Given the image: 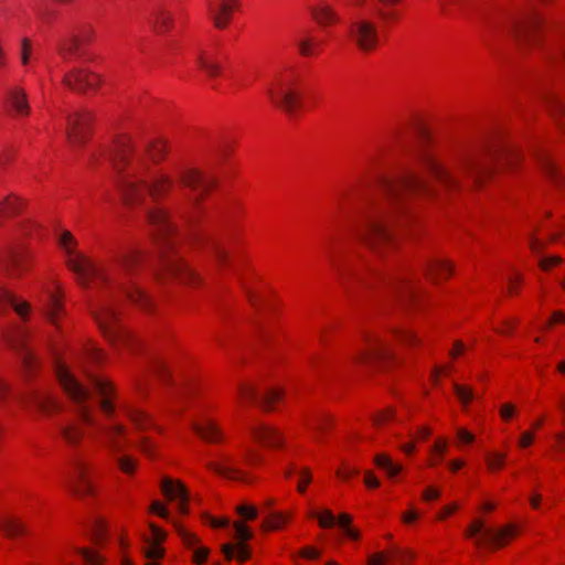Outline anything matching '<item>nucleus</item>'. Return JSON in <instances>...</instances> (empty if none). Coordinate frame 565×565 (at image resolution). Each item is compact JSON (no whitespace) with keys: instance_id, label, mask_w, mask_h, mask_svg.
<instances>
[{"instance_id":"nucleus-1","label":"nucleus","mask_w":565,"mask_h":565,"mask_svg":"<svg viewBox=\"0 0 565 565\" xmlns=\"http://www.w3.org/2000/svg\"><path fill=\"white\" fill-rule=\"evenodd\" d=\"M143 152L151 160L159 161L164 157L167 147L163 141L157 140L146 146L143 151H137L128 137H121L107 157L120 175L118 185L126 202L145 206L148 222L156 230L164 270L184 284H198L199 276L173 252L180 238L167 211L150 205L170 191L173 180L161 171L146 172Z\"/></svg>"},{"instance_id":"nucleus-2","label":"nucleus","mask_w":565,"mask_h":565,"mask_svg":"<svg viewBox=\"0 0 565 565\" xmlns=\"http://www.w3.org/2000/svg\"><path fill=\"white\" fill-rule=\"evenodd\" d=\"M55 372L65 393L78 406V418L66 419L58 424V434L64 443L70 447H77L85 434L84 426H90L105 435V443L113 450L121 451L124 446L120 437L125 436V427L120 424L100 425L95 420L92 413V408L98 406L106 416L113 415L111 384L106 379L89 375V387L85 386L73 376L62 362H56Z\"/></svg>"},{"instance_id":"nucleus-3","label":"nucleus","mask_w":565,"mask_h":565,"mask_svg":"<svg viewBox=\"0 0 565 565\" xmlns=\"http://www.w3.org/2000/svg\"><path fill=\"white\" fill-rule=\"evenodd\" d=\"M379 190L383 202H371L361 212L353 231L359 239L376 253L391 248L395 238L388 230V224L401 212L406 210V200L411 196L426 194L431 190L423 178L412 170H401L394 175L382 177Z\"/></svg>"},{"instance_id":"nucleus-4","label":"nucleus","mask_w":565,"mask_h":565,"mask_svg":"<svg viewBox=\"0 0 565 565\" xmlns=\"http://www.w3.org/2000/svg\"><path fill=\"white\" fill-rule=\"evenodd\" d=\"M419 160L425 171L447 190L458 189L461 177L470 180L472 185H477L490 174L489 167L478 151L461 153L451 167L445 166L431 152H423Z\"/></svg>"},{"instance_id":"nucleus-5","label":"nucleus","mask_w":565,"mask_h":565,"mask_svg":"<svg viewBox=\"0 0 565 565\" xmlns=\"http://www.w3.org/2000/svg\"><path fill=\"white\" fill-rule=\"evenodd\" d=\"M370 277L358 275V279L366 285L380 284L390 289L404 303L415 302L419 297V290L415 284L411 269L402 268L388 274H382L370 269Z\"/></svg>"},{"instance_id":"nucleus-6","label":"nucleus","mask_w":565,"mask_h":565,"mask_svg":"<svg viewBox=\"0 0 565 565\" xmlns=\"http://www.w3.org/2000/svg\"><path fill=\"white\" fill-rule=\"evenodd\" d=\"M74 241L70 232H64L61 235V245L65 248L68 254V267L77 275V278L83 285H88L90 281L108 282L114 279L113 275L106 271V269L82 254L75 253L71 247Z\"/></svg>"},{"instance_id":"nucleus-7","label":"nucleus","mask_w":565,"mask_h":565,"mask_svg":"<svg viewBox=\"0 0 565 565\" xmlns=\"http://www.w3.org/2000/svg\"><path fill=\"white\" fill-rule=\"evenodd\" d=\"M184 218L190 227L192 239L201 242L206 246L217 267L225 266L230 260V256L227 249L223 245L222 238L210 232H199L196 230V224L199 222V215L196 213L184 215Z\"/></svg>"},{"instance_id":"nucleus-8","label":"nucleus","mask_w":565,"mask_h":565,"mask_svg":"<svg viewBox=\"0 0 565 565\" xmlns=\"http://www.w3.org/2000/svg\"><path fill=\"white\" fill-rule=\"evenodd\" d=\"M268 96L271 102L285 113L292 116L300 106V92L292 78L284 77L277 81L275 87H269Z\"/></svg>"},{"instance_id":"nucleus-9","label":"nucleus","mask_w":565,"mask_h":565,"mask_svg":"<svg viewBox=\"0 0 565 565\" xmlns=\"http://www.w3.org/2000/svg\"><path fill=\"white\" fill-rule=\"evenodd\" d=\"M180 183L188 188L194 210H198L205 194L215 185V179L198 169H185L179 174Z\"/></svg>"},{"instance_id":"nucleus-10","label":"nucleus","mask_w":565,"mask_h":565,"mask_svg":"<svg viewBox=\"0 0 565 565\" xmlns=\"http://www.w3.org/2000/svg\"><path fill=\"white\" fill-rule=\"evenodd\" d=\"M3 106L7 113L15 118L23 119L31 114V105L26 90L18 84L2 82Z\"/></svg>"},{"instance_id":"nucleus-11","label":"nucleus","mask_w":565,"mask_h":565,"mask_svg":"<svg viewBox=\"0 0 565 565\" xmlns=\"http://www.w3.org/2000/svg\"><path fill=\"white\" fill-rule=\"evenodd\" d=\"M350 38L363 52L374 50L380 41L375 23L366 18H358L351 23Z\"/></svg>"},{"instance_id":"nucleus-12","label":"nucleus","mask_w":565,"mask_h":565,"mask_svg":"<svg viewBox=\"0 0 565 565\" xmlns=\"http://www.w3.org/2000/svg\"><path fill=\"white\" fill-rule=\"evenodd\" d=\"M477 534H481L482 540H477V544H481L482 541L487 544L494 546H502L505 541L513 537L516 534L514 526L509 525L500 530L487 529L482 521H475L467 530L466 535L473 537Z\"/></svg>"},{"instance_id":"nucleus-13","label":"nucleus","mask_w":565,"mask_h":565,"mask_svg":"<svg viewBox=\"0 0 565 565\" xmlns=\"http://www.w3.org/2000/svg\"><path fill=\"white\" fill-rule=\"evenodd\" d=\"M390 355L391 350L385 339L377 334H367L365 337V347L356 353L354 361L358 363H369L387 359Z\"/></svg>"},{"instance_id":"nucleus-14","label":"nucleus","mask_w":565,"mask_h":565,"mask_svg":"<svg viewBox=\"0 0 565 565\" xmlns=\"http://www.w3.org/2000/svg\"><path fill=\"white\" fill-rule=\"evenodd\" d=\"M87 463L83 459L77 457L73 459L68 488L78 497L93 493V487L87 477Z\"/></svg>"},{"instance_id":"nucleus-15","label":"nucleus","mask_w":565,"mask_h":565,"mask_svg":"<svg viewBox=\"0 0 565 565\" xmlns=\"http://www.w3.org/2000/svg\"><path fill=\"white\" fill-rule=\"evenodd\" d=\"M96 319L103 332L111 340L118 339L129 342L128 333L121 330L117 323V313L111 305H105L97 313Z\"/></svg>"},{"instance_id":"nucleus-16","label":"nucleus","mask_w":565,"mask_h":565,"mask_svg":"<svg viewBox=\"0 0 565 565\" xmlns=\"http://www.w3.org/2000/svg\"><path fill=\"white\" fill-rule=\"evenodd\" d=\"M238 394L242 399L257 403L262 408L268 411L275 402L280 399L282 392L278 388H269L262 394L250 384H241L238 387Z\"/></svg>"},{"instance_id":"nucleus-17","label":"nucleus","mask_w":565,"mask_h":565,"mask_svg":"<svg viewBox=\"0 0 565 565\" xmlns=\"http://www.w3.org/2000/svg\"><path fill=\"white\" fill-rule=\"evenodd\" d=\"M92 32L89 29H82L77 33H70L63 38L58 44V52L65 60L73 56H79L83 53L84 45L89 41Z\"/></svg>"},{"instance_id":"nucleus-18","label":"nucleus","mask_w":565,"mask_h":565,"mask_svg":"<svg viewBox=\"0 0 565 565\" xmlns=\"http://www.w3.org/2000/svg\"><path fill=\"white\" fill-rule=\"evenodd\" d=\"M161 491L162 493L171 501H178V510L182 514H188V501H189V491L185 486L179 481L173 480L171 478L164 477L161 480Z\"/></svg>"},{"instance_id":"nucleus-19","label":"nucleus","mask_w":565,"mask_h":565,"mask_svg":"<svg viewBox=\"0 0 565 565\" xmlns=\"http://www.w3.org/2000/svg\"><path fill=\"white\" fill-rule=\"evenodd\" d=\"M92 116L87 111H78L68 117L67 137L72 145H79L87 138Z\"/></svg>"},{"instance_id":"nucleus-20","label":"nucleus","mask_w":565,"mask_h":565,"mask_svg":"<svg viewBox=\"0 0 565 565\" xmlns=\"http://www.w3.org/2000/svg\"><path fill=\"white\" fill-rule=\"evenodd\" d=\"M542 19L535 12L526 13L522 19L512 23V32L518 39L531 42L542 26Z\"/></svg>"},{"instance_id":"nucleus-21","label":"nucleus","mask_w":565,"mask_h":565,"mask_svg":"<svg viewBox=\"0 0 565 565\" xmlns=\"http://www.w3.org/2000/svg\"><path fill=\"white\" fill-rule=\"evenodd\" d=\"M11 345L20 353L22 363L25 369H32L36 361L32 350L28 347L26 341L29 333L23 328H15L12 332L7 334Z\"/></svg>"},{"instance_id":"nucleus-22","label":"nucleus","mask_w":565,"mask_h":565,"mask_svg":"<svg viewBox=\"0 0 565 565\" xmlns=\"http://www.w3.org/2000/svg\"><path fill=\"white\" fill-rule=\"evenodd\" d=\"M237 3V0H210L207 2L209 13L217 29L227 26Z\"/></svg>"},{"instance_id":"nucleus-23","label":"nucleus","mask_w":565,"mask_h":565,"mask_svg":"<svg viewBox=\"0 0 565 565\" xmlns=\"http://www.w3.org/2000/svg\"><path fill=\"white\" fill-rule=\"evenodd\" d=\"M63 82L71 89L84 92L88 89H94L98 85L99 78L94 73H89L86 70L78 68L65 74L63 77Z\"/></svg>"},{"instance_id":"nucleus-24","label":"nucleus","mask_w":565,"mask_h":565,"mask_svg":"<svg viewBox=\"0 0 565 565\" xmlns=\"http://www.w3.org/2000/svg\"><path fill=\"white\" fill-rule=\"evenodd\" d=\"M414 557L413 553L409 551L402 550L399 547H394L388 552H380L376 554H372L369 556L367 564L369 565H386L388 562L392 565H402L407 561Z\"/></svg>"},{"instance_id":"nucleus-25","label":"nucleus","mask_w":565,"mask_h":565,"mask_svg":"<svg viewBox=\"0 0 565 565\" xmlns=\"http://www.w3.org/2000/svg\"><path fill=\"white\" fill-rule=\"evenodd\" d=\"M422 270L431 280L437 281L439 277L450 276L452 267L448 260L438 257H427L422 263Z\"/></svg>"},{"instance_id":"nucleus-26","label":"nucleus","mask_w":565,"mask_h":565,"mask_svg":"<svg viewBox=\"0 0 565 565\" xmlns=\"http://www.w3.org/2000/svg\"><path fill=\"white\" fill-rule=\"evenodd\" d=\"M252 434L259 443L269 447H280L282 437L273 426L260 424L252 428Z\"/></svg>"},{"instance_id":"nucleus-27","label":"nucleus","mask_w":565,"mask_h":565,"mask_svg":"<svg viewBox=\"0 0 565 565\" xmlns=\"http://www.w3.org/2000/svg\"><path fill=\"white\" fill-rule=\"evenodd\" d=\"M177 530L183 543L189 548H194L193 561L199 565L203 564L209 556V550L206 547H196L199 542L198 537L194 534L186 531L185 529L177 525Z\"/></svg>"},{"instance_id":"nucleus-28","label":"nucleus","mask_w":565,"mask_h":565,"mask_svg":"<svg viewBox=\"0 0 565 565\" xmlns=\"http://www.w3.org/2000/svg\"><path fill=\"white\" fill-rule=\"evenodd\" d=\"M29 403L44 414L58 409L57 402L45 391H33L29 396Z\"/></svg>"},{"instance_id":"nucleus-29","label":"nucleus","mask_w":565,"mask_h":565,"mask_svg":"<svg viewBox=\"0 0 565 565\" xmlns=\"http://www.w3.org/2000/svg\"><path fill=\"white\" fill-rule=\"evenodd\" d=\"M13 308L14 311L20 316L24 317L29 310L30 305L25 301L19 302L13 295L7 289L0 287V313H3L7 308Z\"/></svg>"},{"instance_id":"nucleus-30","label":"nucleus","mask_w":565,"mask_h":565,"mask_svg":"<svg viewBox=\"0 0 565 565\" xmlns=\"http://www.w3.org/2000/svg\"><path fill=\"white\" fill-rule=\"evenodd\" d=\"M2 262L7 268L12 271H19L23 269L24 263L26 262V254L19 247H8L2 253Z\"/></svg>"},{"instance_id":"nucleus-31","label":"nucleus","mask_w":565,"mask_h":565,"mask_svg":"<svg viewBox=\"0 0 565 565\" xmlns=\"http://www.w3.org/2000/svg\"><path fill=\"white\" fill-rule=\"evenodd\" d=\"M233 461L230 457L223 456L222 460L220 462L211 461L207 463V468L212 471L222 475L224 477L231 478V479H239L242 472L237 469H235L233 466Z\"/></svg>"},{"instance_id":"nucleus-32","label":"nucleus","mask_w":565,"mask_h":565,"mask_svg":"<svg viewBox=\"0 0 565 565\" xmlns=\"http://www.w3.org/2000/svg\"><path fill=\"white\" fill-rule=\"evenodd\" d=\"M172 14L167 9H157L150 20L156 33L162 34L168 32L172 26Z\"/></svg>"},{"instance_id":"nucleus-33","label":"nucleus","mask_w":565,"mask_h":565,"mask_svg":"<svg viewBox=\"0 0 565 565\" xmlns=\"http://www.w3.org/2000/svg\"><path fill=\"white\" fill-rule=\"evenodd\" d=\"M194 429L196 434L206 441L216 443L222 439L220 428L211 420L194 425Z\"/></svg>"},{"instance_id":"nucleus-34","label":"nucleus","mask_w":565,"mask_h":565,"mask_svg":"<svg viewBox=\"0 0 565 565\" xmlns=\"http://www.w3.org/2000/svg\"><path fill=\"white\" fill-rule=\"evenodd\" d=\"M536 160L542 169V171L545 173L547 178H550L552 181L557 182L558 181V172L557 168L547 150H540L536 153Z\"/></svg>"},{"instance_id":"nucleus-35","label":"nucleus","mask_w":565,"mask_h":565,"mask_svg":"<svg viewBox=\"0 0 565 565\" xmlns=\"http://www.w3.org/2000/svg\"><path fill=\"white\" fill-rule=\"evenodd\" d=\"M222 552L224 553L226 559H232L234 557L237 558L238 562H245L249 558L250 554L247 548V545L243 542L237 544H224L222 546Z\"/></svg>"},{"instance_id":"nucleus-36","label":"nucleus","mask_w":565,"mask_h":565,"mask_svg":"<svg viewBox=\"0 0 565 565\" xmlns=\"http://www.w3.org/2000/svg\"><path fill=\"white\" fill-rule=\"evenodd\" d=\"M116 284L122 289L126 297L129 298L132 302L138 303L142 307L148 306L149 298L142 290H140L137 287H128L124 285L121 281H116Z\"/></svg>"},{"instance_id":"nucleus-37","label":"nucleus","mask_w":565,"mask_h":565,"mask_svg":"<svg viewBox=\"0 0 565 565\" xmlns=\"http://www.w3.org/2000/svg\"><path fill=\"white\" fill-rule=\"evenodd\" d=\"M141 256L138 250H129L125 253L119 259V267L124 271L131 274L134 269L140 264Z\"/></svg>"},{"instance_id":"nucleus-38","label":"nucleus","mask_w":565,"mask_h":565,"mask_svg":"<svg viewBox=\"0 0 565 565\" xmlns=\"http://www.w3.org/2000/svg\"><path fill=\"white\" fill-rule=\"evenodd\" d=\"M0 530L9 537H14L24 533V526L14 519H1Z\"/></svg>"},{"instance_id":"nucleus-39","label":"nucleus","mask_w":565,"mask_h":565,"mask_svg":"<svg viewBox=\"0 0 565 565\" xmlns=\"http://www.w3.org/2000/svg\"><path fill=\"white\" fill-rule=\"evenodd\" d=\"M143 554L148 559L146 565H159L157 561L163 556V548L156 542L146 541Z\"/></svg>"},{"instance_id":"nucleus-40","label":"nucleus","mask_w":565,"mask_h":565,"mask_svg":"<svg viewBox=\"0 0 565 565\" xmlns=\"http://www.w3.org/2000/svg\"><path fill=\"white\" fill-rule=\"evenodd\" d=\"M374 462L377 467L384 469L391 478L398 475L402 470V467L397 463H394L386 455H376Z\"/></svg>"},{"instance_id":"nucleus-41","label":"nucleus","mask_w":565,"mask_h":565,"mask_svg":"<svg viewBox=\"0 0 565 565\" xmlns=\"http://www.w3.org/2000/svg\"><path fill=\"white\" fill-rule=\"evenodd\" d=\"M62 310L61 302L57 296L54 292L47 294L46 305L44 308L46 317L53 322L56 323V318L58 312Z\"/></svg>"},{"instance_id":"nucleus-42","label":"nucleus","mask_w":565,"mask_h":565,"mask_svg":"<svg viewBox=\"0 0 565 565\" xmlns=\"http://www.w3.org/2000/svg\"><path fill=\"white\" fill-rule=\"evenodd\" d=\"M548 106L551 111L555 118L558 119L559 126L565 129V105L564 103L556 96L548 97Z\"/></svg>"},{"instance_id":"nucleus-43","label":"nucleus","mask_w":565,"mask_h":565,"mask_svg":"<svg viewBox=\"0 0 565 565\" xmlns=\"http://www.w3.org/2000/svg\"><path fill=\"white\" fill-rule=\"evenodd\" d=\"M313 17L321 25H327L338 20L335 12L328 6H322L315 10Z\"/></svg>"},{"instance_id":"nucleus-44","label":"nucleus","mask_w":565,"mask_h":565,"mask_svg":"<svg viewBox=\"0 0 565 565\" xmlns=\"http://www.w3.org/2000/svg\"><path fill=\"white\" fill-rule=\"evenodd\" d=\"M21 201L15 196H8L0 202V214L4 216H11L19 213L21 209Z\"/></svg>"},{"instance_id":"nucleus-45","label":"nucleus","mask_w":565,"mask_h":565,"mask_svg":"<svg viewBox=\"0 0 565 565\" xmlns=\"http://www.w3.org/2000/svg\"><path fill=\"white\" fill-rule=\"evenodd\" d=\"M198 64L209 76H216L220 74L221 66L204 54L199 55Z\"/></svg>"},{"instance_id":"nucleus-46","label":"nucleus","mask_w":565,"mask_h":565,"mask_svg":"<svg viewBox=\"0 0 565 565\" xmlns=\"http://www.w3.org/2000/svg\"><path fill=\"white\" fill-rule=\"evenodd\" d=\"M309 516L317 518L319 521V525L321 527H331L337 522L335 516L333 515V513L330 510H324L320 514L315 511H310Z\"/></svg>"},{"instance_id":"nucleus-47","label":"nucleus","mask_w":565,"mask_h":565,"mask_svg":"<svg viewBox=\"0 0 565 565\" xmlns=\"http://www.w3.org/2000/svg\"><path fill=\"white\" fill-rule=\"evenodd\" d=\"M319 45L320 43L310 36L302 38L298 43L299 52L302 56L313 55Z\"/></svg>"},{"instance_id":"nucleus-48","label":"nucleus","mask_w":565,"mask_h":565,"mask_svg":"<svg viewBox=\"0 0 565 565\" xmlns=\"http://www.w3.org/2000/svg\"><path fill=\"white\" fill-rule=\"evenodd\" d=\"M288 521V516L280 512L271 513L266 522H264V529L277 530L281 524Z\"/></svg>"},{"instance_id":"nucleus-49","label":"nucleus","mask_w":565,"mask_h":565,"mask_svg":"<svg viewBox=\"0 0 565 565\" xmlns=\"http://www.w3.org/2000/svg\"><path fill=\"white\" fill-rule=\"evenodd\" d=\"M116 461H117L119 469L122 472H125L127 475L134 473L137 463L132 458H130L128 456H121V457H118L116 459Z\"/></svg>"},{"instance_id":"nucleus-50","label":"nucleus","mask_w":565,"mask_h":565,"mask_svg":"<svg viewBox=\"0 0 565 565\" xmlns=\"http://www.w3.org/2000/svg\"><path fill=\"white\" fill-rule=\"evenodd\" d=\"M454 390H455L457 397L460 399V402L463 405H467L473 398V393L470 388H467L459 384H455Z\"/></svg>"},{"instance_id":"nucleus-51","label":"nucleus","mask_w":565,"mask_h":565,"mask_svg":"<svg viewBox=\"0 0 565 565\" xmlns=\"http://www.w3.org/2000/svg\"><path fill=\"white\" fill-rule=\"evenodd\" d=\"M486 460L491 470L500 469L504 465L505 456L503 454H489Z\"/></svg>"},{"instance_id":"nucleus-52","label":"nucleus","mask_w":565,"mask_h":565,"mask_svg":"<svg viewBox=\"0 0 565 565\" xmlns=\"http://www.w3.org/2000/svg\"><path fill=\"white\" fill-rule=\"evenodd\" d=\"M233 527L235 530L237 539L241 540V542L245 543V541L252 539L253 534L250 530L242 522H235L233 524Z\"/></svg>"},{"instance_id":"nucleus-53","label":"nucleus","mask_w":565,"mask_h":565,"mask_svg":"<svg viewBox=\"0 0 565 565\" xmlns=\"http://www.w3.org/2000/svg\"><path fill=\"white\" fill-rule=\"evenodd\" d=\"M129 416H130L131 420L134 422V424L136 425V427L139 429L146 428L150 423L147 415L139 411L131 412Z\"/></svg>"},{"instance_id":"nucleus-54","label":"nucleus","mask_w":565,"mask_h":565,"mask_svg":"<svg viewBox=\"0 0 565 565\" xmlns=\"http://www.w3.org/2000/svg\"><path fill=\"white\" fill-rule=\"evenodd\" d=\"M236 511L242 518L246 520H254L258 514L257 509L248 504L238 505Z\"/></svg>"},{"instance_id":"nucleus-55","label":"nucleus","mask_w":565,"mask_h":565,"mask_svg":"<svg viewBox=\"0 0 565 565\" xmlns=\"http://www.w3.org/2000/svg\"><path fill=\"white\" fill-rule=\"evenodd\" d=\"M81 553H82L84 559L86 561V563H88L89 565H99L103 562L102 556L90 550L85 548V550H82Z\"/></svg>"},{"instance_id":"nucleus-56","label":"nucleus","mask_w":565,"mask_h":565,"mask_svg":"<svg viewBox=\"0 0 565 565\" xmlns=\"http://www.w3.org/2000/svg\"><path fill=\"white\" fill-rule=\"evenodd\" d=\"M32 44L31 41L24 38L21 42V62L26 65L30 61Z\"/></svg>"},{"instance_id":"nucleus-57","label":"nucleus","mask_w":565,"mask_h":565,"mask_svg":"<svg viewBox=\"0 0 565 565\" xmlns=\"http://www.w3.org/2000/svg\"><path fill=\"white\" fill-rule=\"evenodd\" d=\"M394 418V412L386 409L374 417V425L380 427Z\"/></svg>"},{"instance_id":"nucleus-58","label":"nucleus","mask_w":565,"mask_h":565,"mask_svg":"<svg viewBox=\"0 0 565 565\" xmlns=\"http://www.w3.org/2000/svg\"><path fill=\"white\" fill-rule=\"evenodd\" d=\"M150 529H151V537L147 539L146 541L156 542V543L160 544L164 540L166 533L154 524H151Z\"/></svg>"},{"instance_id":"nucleus-59","label":"nucleus","mask_w":565,"mask_h":565,"mask_svg":"<svg viewBox=\"0 0 565 565\" xmlns=\"http://www.w3.org/2000/svg\"><path fill=\"white\" fill-rule=\"evenodd\" d=\"M311 481V473L309 471L308 468H303L301 471H300V481L298 483V491L303 493L305 492V489H306V486L308 483H310Z\"/></svg>"},{"instance_id":"nucleus-60","label":"nucleus","mask_w":565,"mask_h":565,"mask_svg":"<svg viewBox=\"0 0 565 565\" xmlns=\"http://www.w3.org/2000/svg\"><path fill=\"white\" fill-rule=\"evenodd\" d=\"M85 354H86L87 359H89L94 362H99L103 359L102 351L93 344H90L86 348Z\"/></svg>"},{"instance_id":"nucleus-61","label":"nucleus","mask_w":565,"mask_h":565,"mask_svg":"<svg viewBox=\"0 0 565 565\" xmlns=\"http://www.w3.org/2000/svg\"><path fill=\"white\" fill-rule=\"evenodd\" d=\"M396 337L404 343L415 344L417 343V337L408 330H402L396 333Z\"/></svg>"},{"instance_id":"nucleus-62","label":"nucleus","mask_w":565,"mask_h":565,"mask_svg":"<svg viewBox=\"0 0 565 565\" xmlns=\"http://www.w3.org/2000/svg\"><path fill=\"white\" fill-rule=\"evenodd\" d=\"M36 15L42 23L50 24L53 18V12L47 8L40 7L36 9Z\"/></svg>"},{"instance_id":"nucleus-63","label":"nucleus","mask_w":565,"mask_h":565,"mask_svg":"<svg viewBox=\"0 0 565 565\" xmlns=\"http://www.w3.org/2000/svg\"><path fill=\"white\" fill-rule=\"evenodd\" d=\"M375 13L383 20V21H393L396 19V13L392 10H385L382 7L374 8Z\"/></svg>"},{"instance_id":"nucleus-64","label":"nucleus","mask_w":565,"mask_h":565,"mask_svg":"<svg viewBox=\"0 0 565 565\" xmlns=\"http://www.w3.org/2000/svg\"><path fill=\"white\" fill-rule=\"evenodd\" d=\"M561 262V258L557 257V256H552V257H542L540 259V266L542 269L544 270H547L550 269L552 266L558 264Z\"/></svg>"}]
</instances>
